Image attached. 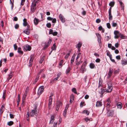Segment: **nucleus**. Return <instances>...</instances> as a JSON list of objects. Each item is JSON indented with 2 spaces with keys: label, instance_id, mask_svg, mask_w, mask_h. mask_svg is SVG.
<instances>
[{
  "label": "nucleus",
  "instance_id": "obj_1",
  "mask_svg": "<svg viewBox=\"0 0 127 127\" xmlns=\"http://www.w3.org/2000/svg\"><path fill=\"white\" fill-rule=\"evenodd\" d=\"M37 107L35 105L33 109L32 110L30 113L31 116L33 117L34 115L36 116L37 115L38 112V111L37 110Z\"/></svg>",
  "mask_w": 127,
  "mask_h": 127
},
{
  "label": "nucleus",
  "instance_id": "obj_2",
  "mask_svg": "<svg viewBox=\"0 0 127 127\" xmlns=\"http://www.w3.org/2000/svg\"><path fill=\"white\" fill-rule=\"evenodd\" d=\"M36 2L37 1H34L32 3L31 6V10L32 12H34L36 10Z\"/></svg>",
  "mask_w": 127,
  "mask_h": 127
},
{
  "label": "nucleus",
  "instance_id": "obj_3",
  "mask_svg": "<svg viewBox=\"0 0 127 127\" xmlns=\"http://www.w3.org/2000/svg\"><path fill=\"white\" fill-rule=\"evenodd\" d=\"M52 40L51 39H49L48 41L45 43L43 49L44 50L46 49L50 44Z\"/></svg>",
  "mask_w": 127,
  "mask_h": 127
},
{
  "label": "nucleus",
  "instance_id": "obj_4",
  "mask_svg": "<svg viewBox=\"0 0 127 127\" xmlns=\"http://www.w3.org/2000/svg\"><path fill=\"white\" fill-rule=\"evenodd\" d=\"M108 87L106 89L107 91V93H110L112 91L113 87L111 84H107Z\"/></svg>",
  "mask_w": 127,
  "mask_h": 127
},
{
  "label": "nucleus",
  "instance_id": "obj_5",
  "mask_svg": "<svg viewBox=\"0 0 127 127\" xmlns=\"http://www.w3.org/2000/svg\"><path fill=\"white\" fill-rule=\"evenodd\" d=\"M107 116L109 117H112L114 114V110H110L109 109H107Z\"/></svg>",
  "mask_w": 127,
  "mask_h": 127
},
{
  "label": "nucleus",
  "instance_id": "obj_6",
  "mask_svg": "<svg viewBox=\"0 0 127 127\" xmlns=\"http://www.w3.org/2000/svg\"><path fill=\"white\" fill-rule=\"evenodd\" d=\"M31 49V47L29 45L26 44L24 46L23 49L24 51H30Z\"/></svg>",
  "mask_w": 127,
  "mask_h": 127
},
{
  "label": "nucleus",
  "instance_id": "obj_7",
  "mask_svg": "<svg viewBox=\"0 0 127 127\" xmlns=\"http://www.w3.org/2000/svg\"><path fill=\"white\" fill-rule=\"evenodd\" d=\"M34 58L33 55H32L30 56V58L29 60V66L30 67L32 66V62Z\"/></svg>",
  "mask_w": 127,
  "mask_h": 127
},
{
  "label": "nucleus",
  "instance_id": "obj_8",
  "mask_svg": "<svg viewBox=\"0 0 127 127\" xmlns=\"http://www.w3.org/2000/svg\"><path fill=\"white\" fill-rule=\"evenodd\" d=\"M44 89V86H41L40 87L38 90L37 94L39 95H40L43 92Z\"/></svg>",
  "mask_w": 127,
  "mask_h": 127
},
{
  "label": "nucleus",
  "instance_id": "obj_9",
  "mask_svg": "<svg viewBox=\"0 0 127 127\" xmlns=\"http://www.w3.org/2000/svg\"><path fill=\"white\" fill-rule=\"evenodd\" d=\"M114 33L115 35L114 37L116 39L118 38H119L121 33L117 31H115Z\"/></svg>",
  "mask_w": 127,
  "mask_h": 127
},
{
  "label": "nucleus",
  "instance_id": "obj_10",
  "mask_svg": "<svg viewBox=\"0 0 127 127\" xmlns=\"http://www.w3.org/2000/svg\"><path fill=\"white\" fill-rule=\"evenodd\" d=\"M62 103L61 102H57L56 103V110L58 111L59 108L60 106H62Z\"/></svg>",
  "mask_w": 127,
  "mask_h": 127
},
{
  "label": "nucleus",
  "instance_id": "obj_11",
  "mask_svg": "<svg viewBox=\"0 0 127 127\" xmlns=\"http://www.w3.org/2000/svg\"><path fill=\"white\" fill-rule=\"evenodd\" d=\"M59 18L62 22L64 23L65 22V19L62 14H60Z\"/></svg>",
  "mask_w": 127,
  "mask_h": 127
},
{
  "label": "nucleus",
  "instance_id": "obj_12",
  "mask_svg": "<svg viewBox=\"0 0 127 127\" xmlns=\"http://www.w3.org/2000/svg\"><path fill=\"white\" fill-rule=\"evenodd\" d=\"M113 72V69L112 68H110L109 70L108 73V78H110L112 75Z\"/></svg>",
  "mask_w": 127,
  "mask_h": 127
},
{
  "label": "nucleus",
  "instance_id": "obj_13",
  "mask_svg": "<svg viewBox=\"0 0 127 127\" xmlns=\"http://www.w3.org/2000/svg\"><path fill=\"white\" fill-rule=\"evenodd\" d=\"M102 102L98 100L96 102V106L97 107H100L102 106Z\"/></svg>",
  "mask_w": 127,
  "mask_h": 127
},
{
  "label": "nucleus",
  "instance_id": "obj_14",
  "mask_svg": "<svg viewBox=\"0 0 127 127\" xmlns=\"http://www.w3.org/2000/svg\"><path fill=\"white\" fill-rule=\"evenodd\" d=\"M105 92H107V91H106V90L105 89H103L102 88H101L100 91H99V93L100 94H101V95L100 96H102L103 94Z\"/></svg>",
  "mask_w": 127,
  "mask_h": 127
},
{
  "label": "nucleus",
  "instance_id": "obj_15",
  "mask_svg": "<svg viewBox=\"0 0 127 127\" xmlns=\"http://www.w3.org/2000/svg\"><path fill=\"white\" fill-rule=\"evenodd\" d=\"M82 44L81 42H79L76 46V48H77L79 51H80V48L82 46Z\"/></svg>",
  "mask_w": 127,
  "mask_h": 127
},
{
  "label": "nucleus",
  "instance_id": "obj_16",
  "mask_svg": "<svg viewBox=\"0 0 127 127\" xmlns=\"http://www.w3.org/2000/svg\"><path fill=\"white\" fill-rule=\"evenodd\" d=\"M30 30L29 29L27 28L25 29L24 30L23 32L26 34H27L28 35L30 33Z\"/></svg>",
  "mask_w": 127,
  "mask_h": 127
},
{
  "label": "nucleus",
  "instance_id": "obj_17",
  "mask_svg": "<svg viewBox=\"0 0 127 127\" xmlns=\"http://www.w3.org/2000/svg\"><path fill=\"white\" fill-rule=\"evenodd\" d=\"M52 98L51 97V96H49V108H50L51 107V105L52 104Z\"/></svg>",
  "mask_w": 127,
  "mask_h": 127
},
{
  "label": "nucleus",
  "instance_id": "obj_18",
  "mask_svg": "<svg viewBox=\"0 0 127 127\" xmlns=\"http://www.w3.org/2000/svg\"><path fill=\"white\" fill-rule=\"evenodd\" d=\"M121 62L122 65L124 66L127 64V59L122 60L121 61Z\"/></svg>",
  "mask_w": 127,
  "mask_h": 127
},
{
  "label": "nucleus",
  "instance_id": "obj_19",
  "mask_svg": "<svg viewBox=\"0 0 127 127\" xmlns=\"http://www.w3.org/2000/svg\"><path fill=\"white\" fill-rule=\"evenodd\" d=\"M55 120V117L54 115L51 116V119L49 122V124L51 123L52 124Z\"/></svg>",
  "mask_w": 127,
  "mask_h": 127
},
{
  "label": "nucleus",
  "instance_id": "obj_20",
  "mask_svg": "<svg viewBox=\"0 0 127 127\" xmlns=\"http://www.w3.org/2000/svg\"><path fill=\"white\" fill-rule=\"evenodd\" d=\"M39 22V20L36 18H35L34 20V24L36 25Z\"/></svg>",
  "mask_w": 127,
  "mask_h": 127
},
{
  "label": "nucleus",
  "instance_id": "obj_21",
  "mask_svg": "<svg viewBox=\"0 0 127 127\" xmlns=\"http://www.w3.org/2000/svg\"><path fill=\"white\" fill-rule=\"evenodd\" d=\"M117 106L118 108L120 109L122 108V103L120 102L117 103Z\"/></svg>",
  "mask_w": 127,
  "mask_h": 127
},
{
  "label": "nucleus",
  "instance_id": "obj_22",
  "mask_svg": "<svg viewBox=\"0 0 127 127\" xmlns=\"http://www.w3.org/2000/svg\"><path fill=\"white\" fill-rule=\"evenodd\" d=\"M13 74H12L11 73L9 75H8V76L7 79L8 82L9 80L13 76Z\"/></svg>",
  "mask_w": 127,
  "mask_h": 127
},
{
  "label": "nucleus",
  "instance_id": "obj_23",
  "mask_svg": "<svg viewBox=\"0 0 127 127\" xmlns=\"http://www.w3.org/2000/svg\"><path fill=\"white\" fill-rule=\"evenodd\" d=\"M23 25L25 26H26L28 24L27 22V19L26 18H24L23 20Z\"/></svg>",
  "mask_w": 127,
  "mask_h": 127
},
{
  "label": "nucleus",
  "instance_id": "obj_24",
  "mask_svg": "<svg viewBox=\"0 0 127 127\" xmlns=\"http://www.w3.org/2000/svg\"><path fill=\"white\" fill-rule=\"evenodd\" d=\"M27 95V94L25 93H24L22 98V100L23 102L25 101Z\"/></svg>",
  "mask_w": 127,
  "mask_h": 127
},
{
  "label": "nucleus",
  "instance_id": "obj_25",
  "mask_svg": "<svg viewBox=\"0 0 127 127\" xmlns=\"http://www.w3.org/2000/svg\"><path fill=\"white\" fill-rule=\"evenodd\" d=\"M75 55L74 54L72 56L71 60V65L73 64V62H74V60L75 58Z\"/></svg>",
  "mask_w": 127,
  "mask_h": 127
},
{
  "label": "nucleus",
  "instance_id": "obj_26",
  "mask_svg": "<svg viewBox=\"0 0 127 127\" xmlns=\"http://www.w3.org/2000/svg\"><path fill=\"white\" fill-rule=\"evenodd\" d=\"M21 48L20 47H19L18 48V52L20 54H22L23 53V52L21 51Z\"/></svg>",
  "mask_w": 127,
  "mask_h": 127
},
{
  "label": "nucleus",
  "instance_id": "obj_27",
  "mask_svg": "<svg viewBox=\"0 0 127 127\" xmlns=\"http://www.w3.org/2000/svg\"><path fill=\"white\" fill-rule=\"evenodd\" d=\"M63 60H61L60 61V63L59 64V65L58 67L59 68L61 67L63 65Z\"/></svg>",
  "mask_w": 127,
  "mask_h": 127
},
{
  "label": "nucleus",
  "instance_id": "obj_28",
  "mask_svg": "<svg viewBox=\"0 0 127 127\" xmlns=\"http://www.w3.org/2000/svg\"><path fill=\"white\" fill-rule=\"evenodd\" d=\"M17 97L18 98V100L17 101V106H18L19 103V102L20 100V95L19 94H18V95Z\"/></svg>",
  "mask_w": 127,
  "mask_h": 127
},
{
  "label": "nucleus",
  "instance_id": "obj_29",
  "mask_svg": "<svg viewBox=\"0 0 127 127\" xmlns=\"http://www.w3.org/2000/svg\"><path fill=\"white\" fill-rule=\"evenodd\" d=\"M112 26L113 27H115L117 26V24L116 23L114 22V21H113L112 24Z\"/></svg>",
  "mask_w": 127,
  "mask_h": 127
},
{
  "label": "nucleus",
  "instance_id": "obj_30",
  "mask_svg": "<svg viewBox=\"0 0 127 127\" xmlns=\"http://www.w3.org/2000/svg\"><path fill=\"white\" fill-rule=\"evenodd\" d=\"M52 50V51H53V50H55L56 49V46L55 45V44H54L52 47L51 48Z\"/></svg>",
  "mask_w": 127,
  "mask_h": 127
},
{
  "label": "nucleus",
  "instance_id": "obj_31",
  "mask_svg": "<svg viewBox=\"0 0 127 127\" xmlns=\"http://www.w3.org/2000/svg\"><path fill=\"white\" fill-rule=\"evenodd\" d=\"M89 112L86 110H85L82 112V113L86 114L87 115H89Z\"/></svg>",
  "mask_w": 127,
  "mask_h": 127
},
{
  "label": "nucleus",
  "instance_id": "obj_32",
  "mask_svg": "<svg viewBox=\"0 0 127 127\" xmlns=\"http://www.w3.org/2000/svg\"><path fill=\"white\" fill-rule=\"evenodd\" d=\"M119 36L122 39H126L127 37L124 35H123L121 33H120Z\"/></svg>",
  "mask_w": 127,
  "mask_h": 127
},
{
  "label": "nucleus",
  "instance_id": "obj_33",
  "mask_svg": "<svg viewBox=\"0 0 127 127\" xmlns=\"http://www.w3.org/2000/svg\"><path fill=\"white\" fill-rule=\"evenodd\" d=\"M14 0H10V3L11 4V9H12L13 7L14 6Z\"/></svg>",
  "mask_w": 127,
  "mask_h": 127
},
{
  "label": "nucleus",
  "instance_id": "obj_34",
  "mask_svg": "<svg viewBox=\"0 0 127 127\" xmlns=\"http://www.w3.org/2000/svg\"><path fill=\"white\" fill-rule=\"evenodd\" d=\"M90 66L91 68L93 69L94 68L95 65L94 64L91 63L90 65Z\"/></svg>",
  "mask_w": 127,
  "mask_h": 127
},
{
  "label": "nucleus",
  "instance_id": "obj_35",
  "mask_svg": "<svg viewBox=\"0 0 127 127\" xmlns=\"http://www.w3.org/2000/svg\"><path fill=\"white\" fill-rule=\"evenodd\" d=\"M115 2L113 1H111L109 3V5L111 6V7H113L114 5Z\"/></svg>",
  "mask_w": 127,
  "mask_h": 127
},
{
  "label": "nucleus",
  "instance_id": "obj_36",
  "mask_svg": "<svg viewBox=\"0 0 127 127\" xmlns=\"http://www.w3.org/2000/svg\"><path fill=\"white\" fill-rule=\"evenodd\" d=\"M71 69L70 68V67H68V68L66 70V74H67L68 73H69Z\"/></svg>",
  "mask_w": 127,
  "mask_h": 127
},
{
  "label": "nucleus",
  "instance_id": "obj_37",
  "mask_svg": "<svg viewBox=\"0 0 127 127\" xmlns=\"http://www.w3.org/2000/svg\"><path fill=\"white\" fill-rule=\"evenodd\" d=\"M85 105V102L84 101H82L81 102L80 106L81 107H82L83 106Z\"/></svg>",
  "mask_w": 127,
  "mask_h": 127
},
{
  "label": "nucleus",
  "instance_id": "obj_38",
  "mask_svg": "<svg viewBox=\"0 0 127 127\" xmlns=\"http://www.w3.org/2000/svg\"><path fill=\"white\" fill-rule=\"evenodd\" d=\"M109 18L110 20H112V16L111 13H109Z\"/></svg>",
  "mask_w": 127,
  "mask_h": 127
},
{
  "label": "nucleus",
  "instance_id": "obj_39",
  "mask_svg": "<svg viewBox=\"0 0 127 127\" xmlns=\"http://www.w3.org/2000/svg\"><path fill=\"white\" fill-rule=\"evenodd\" d=\"M13 124V121H10L8 122L7 123V125L9 126H11Z\"/></svg>",
  "mask_w": 127,
  "mask_h": 127
},
{
  "label": "nucleus",
  "instance_id": "obj_40",
  "mask_svg": "<svg viewBox=\"0 0 127 127\" xmlns=\"http://www.w3.org/2000/svg\"><path fill=\"white\" fill-rule=\"evenodd\" d=\"M120 71L119 69H118L116 70H115V69L114 70V74H117L119 73Z\"/></svg>",
  "mask_w": 127,
  "mask_h": 127
},
{
  "label": "nucleus",
  "instance_id": "obj_41",
  "mask_svg": "<svg viewBox=\"0 0 127 127\" xmlns=\"http://www.w3.org/2000/svg\"><path fill=\"white\" fill-rule=\"evenodd\" d=\"M39 76H37V77L35 78V81L33 83V84H35L37 82V81L38 80L39 78Z\"/></svg>",
  "mask_w": 127,
  "mask_h": 127
},
{
  "label": "nucleus",
  "instance_id": "obj_42",
  "mask_svg": "<svg viewBox=\"0 0 127 127\" xmlns=\"http://www.w3.org/2000/svg\"><path fill=\"white\" fill-rule=\"evenodd\" d=\"M72 91L75 94H77V92L76 90V89L75 88H73L72 89Z\"/></svg>",
  "mask_w": 127,
  "mask_h": 127
},
{
  "label": "nucleus",
  "instance_id": "obj_43",
  "mask_svg": "<svg viewBox=\"0 0 127 127\" xmlns=\"http://www.w3.org/2000/svg\"><path fill=\"white\" fill-rule=\"evenodd\" d=\"M107 55L109 56L110 58H111V57H112L111 55L110 54L109 52L108 51L107 53Z\"/></svg>",
  "mask_w": 127,
  "mask_h": 127
},
{
  "label": "nucleus",
  "instance_id": "obj_44",
  "mask_svg": "<svg viewBox=\"0 0 127 127\" xmlns=\"http://www.w3.org/2000/svg\"><path fill=\"white\" fill-rule=\"evenodd\" d=\"M44 59V57L43 56L42 57L40 61L39 62L41 64L42 62Z\"/></svg>",
  "mask_w": 127,
  "mask_h": 127
},
{
  "label": "nucleus",
  "instance_id": "obj_45",
  "mask_svg": "<svg viewBox=\"0 0 127 127\" xmlns=\"http://www.w3.org/2000/svg\"><path fill=\"white\" fill-rule=\"evenodd\" d=\"M120 3L121 5V7H122L123 8H124V5L123 4V3L121 1H120Z\"/></svg>",
  "mask_w": 127,
  "mask_h": 127
},
{
  "label": "nucleus",
  "instance_id": "obj_46",
  "mask_svg": "<svg viewBox=\"0 0 127 127\" xmlns=\"http://www.w3.org/2000/svg\"><path fill=\"white\" fill-rule=\"evenodd\" d=\"M106 25L108 28L110 29L111 28V26L110 24L109 23H108L106 24Z\"/></svg>",
  "mask_w": 127,
  "mask_h": 127
},
{
  "label": "nucleus",
  "instance_id": "obj_47",
  "mask_svg": "<svg viewBox=\"0 0 127 127\" xmlns=\"http://www.w3.org/2000/svg\"><path fill=\"white\" fill-rule=\"evenodd\" d=\"M67 112V111L64 110L63 113V115L65 117L66 116V113Z\"/></svg>",
  "mask_w": 127,
  "mask_h": 127
},
{
  "label": "nucleus",
  "instance_id": "obj_48",
  "mask_svg": "<svg viewBox=\"0 0 127 127\" xmlns=\"http://www.w3.org/2000/svg\"><path fill=\"white\" fill-rule=\"evenodd\" d=\"M46 26L48 28H50L51 26V24L50 23H48L46 24Z\"/></svg>",
  "mask_w": 127,
  "mask_h": 127
},
{
  "label": "nucleus",
  "instance_id": "obj_49",
  "mask_svg": "<svg viewBox=\"0 0 127 127\" xmlns=\"http://www.w3.org/2000/svg\"><path fill=\"white\" fill-rule=\"evenodd\" d=\"M14 47L15 50H17V46L16 44L14 45Z\"/></svg>",
  "mask_w": 127,
  "mask_h": 127
},
{
  "label": "nucleus",
  "instance_id": "obj_50",
  "mask_svg": "<svg viewBox=\"0 0 127 127\" xmlns=\"http://www.w3.org/2000/svg\"><path fill=\"white\" fill-rule=\"evenodd\" d=\"M6 93V92L5 91H4L3 95V99L5 98Z\"/></svg>",
  "mask_w": 127,
  "mask_h": 127
},
{
  "label": "nucleus",
  "instance_id": "obj_51",
  "mask_svg": "<svg viewBox=\"0 0 127 127\" xmlns=\"http://www.w3.org/2000/svg\"><path fill=\"white\" fill-rule=\"evenodd\" d=\"M14 27L15 29H17L19 28V25L18 24H16L15 25Z\"/></svg>",
  "mask_w": 127,
  "mask_h": 127
},
{
  "label": "nucleus",
  "instance_id": "obj_52",
  "mask_svg": "<svg viewBox=\"0 0 127 127\" xmlns=\"http://www.w3.org/2000/svg\"><path fill=\"white\" fill-rule=\"evenodd\" d=\"M29 89L28 88H27L26 89L25 92L24 93H25L27 94V93H28L29 91Z\"/></svg>",
  "mask_w": 127,
  "mask_h": 127
},
{
  "label": "nucleus",
  "instance_id": "obj_53",
  "mask_svg": "<svg viewBox=\"0 0 127 127\" xmlns=\"http://www.w3.org/2000/svg\"><path fill=\"white\" fill-rule=\"evenodd\" d=\"M58 32H53V33L52 34L54 36H56Z\"/></svg>",
  "mask_w": 127,
  "mask_h": 127
},
{
  "label": "nucleus",
  "instance_id": "obj_54",
  "mask_svg": "<svg viewBox=\"0 0 127 127\" xmlns=\"http://www.w3.org/2000/svg\"><path fill=\"white\" fill-rule=\"evenodd\" d=\"M116 58L118 60H120L121 59V57L120 55H118L116 56Z\"/></svg>",
  "mask_w": 127,
  "mask_h": 127
},
{
  "label": "nucleus",
  "instance_id": "obj_55",
  "mask_svg": "<svg viewBox=\"0 0 127 127\" xmlns=\"http://www.w3.org/2000/svg\"><path fill=\"white\" fill-rule=\"evenodd\" d=\"M57 123L54 122L53 125V127H57Z\"/></svg>",
  "mask_w": 127,
  "mask_h": 127
},
{
  "label": "nucleus",
  "instance_id": "obj_56",
  "mask_svg": "<svg viewBox=\"0 0 127 127\" xmlns=\"http://www.w3.org/2000/svg\"><path fill=\"white\" fill-rule=\"evenodd\" d=\"M100 20L99 19H97L96 20V22L97 23H99L100 22Z\"/></svg>",
  "mask_w": 127,
  "mask_h": 127
},
{
  "label": "nucleus",
  "instance_id": "obj_57",
  "mask_svg": "<svg viewBox=\"0 0 127 127\" xmlns=\"http://www.w3.org/2000/svg\"><path fill=\"white\" fill-rule=\"evenodd\" d=\"M53 33V30L51 29L49 30V33L50 34H52Z\"/></svg>",
  "mask_w": 127,
  "mask_h": 127
},
{
  "label": "nucleus",
  "instance_id": "obj_58",
  "mask_svg": "<svg viewBox=\"0 0 127 127\" xmlns=\"http://www.w3.org/2000/svg\"><path fill=\"white\" fill-rule=\"evenodd\" d=\"M69 107V105L67 104L66 105V106L65 107L64 110L67 111V109H68Z\"/></svg>",
  "mask_w": 127,
  "mask_h": 127
},
{
  "label": "nucleus",
  "instance_id": "obj_59",
  "mask_svg": "<svg viewBox=\"0 0 127 127\" xmlns=\"http://www.w3.org/2000/svg\"><path fill=\"white\" fill-rule=\"evenodd\" d=\"M52 20V22L53 23H55L56 22V19L55 18H54V19H53Z\"/></svg>",
  "mask_w": 127,
  "mask_h": 127
},
{
  "label": "nucleus",
  "instance_id": "obj_60",
  "mask_svg": "<svg viewBox=\"0 0 127 127\" xmlns=\"http://www.w3.org/2000/svg\"><path fill=\"white\" fill-rule=\"evenodd\" d=\"M18 19L16 17H14L13 20L14 21H17L18 20Z\"/></svg>",
  "mask_w": 127,
  "mask_h": 127
},
{
  "label": "nucleus",
  "instance_id": "obj_61",
  "mask_svg": "<svg viewBox=\"0 0 127 127\" xmlns=\"http://www.w3.org/2000/svg\"><path fill=\"white\" fill-rule=\"evenodd\" d=\"M47 19L49 21H51L53 19V18L50 17H48L47 18Z\"/></svg>",
  "mask_w": 127,
  "mask_h": 127
},
{
  "label": "nucleus",
  "instance_id": "obj_62",
  "mask_svg": "<svg viewBox=\"0 0 127 127\" xmlns=\"http://www.w3.org/2000/svg\"><path fill=\"white\" fill-rule=\"evenodd\" d=\"M111 60V61L113 63H116L115 62V60L114 59H112V57H111V58H110Z\"/></svg>",
  "mask_w": 127,
  "mask_h": 127
},
{
  "label": "nucleus",
  "instance_id": "obj_63",
  "mask_svg": "<svg viewBox=\"0 0 127 127\" xmlns=\"http://www.w3.org/2000/svg\"><path fill=\"white\" fill-rule=\"evenodd\" d=\"M107 102L108 103H111V101L110 99V98H109L107 100Z\"/></svg>",
  "mask_w": 127,
  "mask_h": 127
},
{
  "label": "nucleus",
  "instance_id": "obj_64",
  "mask_svg": "<svg viewBox=\"0 0 127 127\" xmlns=\"http://www.w3.org/2000/svg\"><path fill=\"white\" fill-rule=\"evenodd\" d=\"M100 61V60L99 58H97L95 60V62L97 63H99Z\"/></svg>",
  "mask_w": 127,
  "mask_h": 127
}]
</instances>
